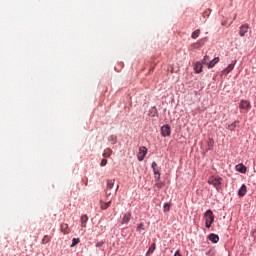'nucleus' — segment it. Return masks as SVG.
Instances as JSON below:
<instances>
[{
    "label": "nucleus",
    "instance_id": "nucleus-15",
    "mask_svg": "<svg viewBox=\"0 0 256 256\" xmlns=\"http://www.w3.org/2000/svg\"><path fill=\"white\" fill-rule=\"evenodd\" d=\"M236 171L239 173H247V167L243 164L236 165Z\"/></svg>",
    "mask_w": 256,
    "mask_h": 256
},
{
    "label": "nucleus",
    "instance_id": "nucleus-29",
    "mask_svg": "<svg viewBox=\"0 0 256 256\" xmlns=\"http://www.w3.org/2000/svg\"><path fill=\"white\" fill-rule=\"evenodd\" d=\"M251 237H253L254 241H256V230L255 229L251 230Z\"/></svg>",
    "mask_w": 256,
    "mask_h": 256
},
{
    "label": "nucleus",
    "instance_id": "nucleus-19",
    "mask_svg": "<svg viewBox=\"0 0 256 256\" xmlns=\"http://www.w3.org/2000/svg\"><path fill=\"white\" fill-rule=\"evenodd\" d=\"M201 35V29H197L194 32H192L191 37L192 39H197Z\"/></svg>",
    "mask_w": 256,
    "mask_h": 256
},
{
    "label": "nucleus",
    "instance_id": "nucleus-37",
    "mask_svg": "<svg viewBox=\"0 0 256 256\" xmlns=\"http://www.w3.org/2000/svg\"><path fill=\"white\" fill-rule=\"evenodd\" d=\"M206 13H211V10H208V11H206L203 15H204V17H205V14Z\"/></svg>",
    "mask_w": 256,
    "mask_h": 256
},
{
    "label": "nucleus",
    "instance_id": "nucleus-2",
    "mask_svg": "<svg viewBox=\"0 0 256 256\" xmlns=\"http://www.w3.org/2000/svg\"><path fill=\"white\" fill-rule=\"evenodd\" d=\"M204 218L206 221V228L211 229V225H213V222L215 221V216L213 215V211L207 210L204 214Z\"/></svg>",
    "mask_w": 256,
    "mask_h": 256
},
{
    "label": "nucleus",
    "instance_id": "nucleus-12",
    "mask_svg": "<svg viewBox=\"0 0 256 256\" xmlns=\"http://www.w3.org/2000/svg\"><path fill=\"white\" fill-rule=\"evenodd\" d=\"M208 239L211 241V243H219V236L217 234H210Z\"/></svg>",
    "mask_w": 256,
    "mask_h": 256
},
{
    "label": "nucleus",
    "instance_id": "nucleus-34",
    "mask_svg": "<svg viewBox=\"0 0 256 256\" xmlns=\"http://www.w3.org/2000/svg\"><path fill=\"white\" fill-rule=\"evenodd\" d=\"M156 187H157L158 189H161V188L163 187V183H156Z\"/></svg>",
    "mask_w": 256,
    "mask_h": 256
},
{
    "label": "nucleus",
    "instance_id": "nucleus-18",
    "mask_svg": "<svg viewBox=\"0 0 256 256\" xmlns=\"http://www.w3.org/2000/svg\"><path fill=\"white\" fill-rule=\"evenodd\" d=\"M52 237L49 236V235H45L43 238H42V245H47V243H49L51 241Z\"/></svg>",
    "mask_w": 256,
    "mask_h": 256
},
{
    "label": "nucleus",
    "instance_id": "nucleus-26",
    "mask_svg": "<svg viewBox=\"0 0 256 256\" xmlns=\"http://www.w3.org/2000/svg\"><path fill=\"white\" fill-rule=\"evenodd\" d=\"M108 141H110V143H111L112 145H115V143H117V136H115V135L110 136V137L108 138Z\"/></svg>",
    "mask_w": 256,
    "mask_h": 256
},
{
    "label": "nucleus",
    "instance_id": "nucleus-36",
    "mask_svg": "<svg viewBox=\"0 0 256 256\" xmlns=\"http://www.w3.org/2000/svg\"><path fill=\"white\" fill-rule=\"evenodd\" d=\"M237 121H235L234 123L231 124V127H237Z\"/></svg>",
    "mask_w": 256,
    "mask_h": 256
},
{
    "label": "nucleus",
    "instance_id": "nucleus-30",
    "mask_svg": "<svg viewBox=\"0 0 256 256\" xmlns=\"http://www.w3.org/2000/svg\"><path fill=\"white\" fill-rule=\"evenodd\" d=\"M105 165H107V159L106 158L102 159V161L100 163L101 167H105Z\"/></svg>",
    "mask_w": 256,
    "mask_h": 256
},
{
    "label": "nucleus",
    "instance_id": "nucleus-16",
    "mask_svg": "<svg viewBox=\"0 0 256 256\" xmlns=\"http://www.w3.org/2000/svg\"><path fill=\"white\" fill-rule=\"evenodd\" d=\"M60 229H61L62 233H64V235H69V233L71 232V230H69L68 224H62Z\"/></svg>",
    "mask_w": 256,
    "mask_h": 256
},
{
    "label": "nucleus",
    "instance_id": "nucleus-28",
    "mask_svg": "<svg viewBox=\"0 0 256 256\" xmlns=\"http://www.w3.org/2000/svg\"><path fill=\"white\" fill-rule=\"evenodd\" d=\"M136 231H145V225L143 223H140L137 228H136Z\"/></svg>",
    "mask_w": 256,
    "mask_h": 256
},
{
    "label": "nucleus",
    "instance_id": "nucleus-4",
    "mask_svg": "<svg viewBox=\"0 0 256 256\" xmlns=\"http://www.w3.org/2000/svg\"><path fill=\"white\" fill-rule=\"evenodd\" d=\"M239 109L249 111V109H251V102H249L248 100H241L239 104Z\"/></svg>",
    "mask_w": 256,
    "mask_h": 256
},
{
    "label": "nucleus",
    "instance_id": "nucleus-24",
    "mask_svg": "<svg viewBox=\"0 0 256 256\" xmlns=\"http://www.w3.org/2000/svg\"><path fill=\"white\" fill-rule=\"evenodd\" d=\"M112 153H113V151L111 149L107 148L104 150L103 157H111Z\"/></svg>",
    "mask_w": 256,
    "mask_h": 256
},
{
    "label": "nucleus",
    "instance_id": "nucleus-5",
    "mask_svg": "<svg viewBox=\"0 0 256 256\" xmlns=\"http://www.w3.org/2000/svg\"><path fill=\"white\" fill-rule=\"evenodd\" d=\"M161 135L162 137H169V135H171V126L169 125L162 126Z\"/></svg>",
    "mask_w": 256,
    "mask_h": 256
},
{
    "label": "nucleus",
    "instance_id": "nucleus-35",
    "mask_svg": "<svg viewBox=\"0 0 256 256\" xmlns=\"http://www.w3.org/2000/svg\"><path fill=\"white\" fill-rule=\"evenodd\" d=\"M174 256H182L181 253L179 252V250H177L174 254Z\"/></svg>",
    "mask_w": 256,
    "mask_h": 256
},
{
    "label": "nucleus",
    "instance_id": "nucleus-14",
    "mask_svg": "<svg viewBox=\"0 0 256 256\" xmlns=\"http://www.w3.org/2000/svg\"><path fill=\"white\" fill-rule=\"evenodd\" d=\"M194 71L195 73H201V71H203V64H201V62H196L194 65Z\"/></svg>",
    "mask_w": 256,
    "mask_h": 256
},
{
    "label": "nucleus",
    "instance_id": "nucleus-33",
    "mask_svg": "<svg viewBox=\"0 0 256 256\" xmlns=\"http://www.w3.org/2000/svg\"><path fill=\"white\" fill-rule=\"evenodd\" d=\"M155 179H157V181H159V179H161V174L158 172V174H155Z\"/></svg>",
    "mask_w": 256,
    "mask_h": 256
},
{
    "label": "nucleus",
    "instance_id": "nucleus-20",
    "mask_svg": "<svg viewBox=\"0 0 256 256\" xmlns=\"http://www.w3.org/2000/svg\"><path fill=\"white\" fill-rule=\"evenodd\" d=\"M115 185V180L114 179H110V180H108L107 181V187H106V189H113V186Z\"/></svg>",
    "mask_w": 256,
    "mask_h": 256
},
{
    "label": "nucleus",
    "instance_id": "nucleus-9",
    "mask_svg": "<svg viewBox=\"0 0 256 256\" xmlns=\"http://www.w3.org/2000/svg\"><path fill=\"white\" fill-rule=\"evenodd\" d=\"M80 221H81V227L85 229V227H87V222L89 221V217L84 214L81 216Z\"/></svg>",
    "mask_w": 256,
    "mask_h": 256
},
{
    "label": "nucleus",
    "instance_id": "nucleus-27",
    "mask_svg": "<svg viewBox=\"0 0 256 256\" xmlns=\"http://www.w3.org/2000/svg\"><path fill=\"white\" fill-rule=\"evenodd\" d=\"M209 59H210L209 55H205L202 60V64L208 66V63L210 62Z\"/></svg>",
    "mask_w": 256,
    "mask_h": 256
},
{
    "label": "nucleus",
    "instance_id": "nucleus-38",
    "mask_svg": "<svg viewBox=\"0 0 256 256\" xmlns=\"http://www.w3.org/2000/svg\"><path fill=\"white\" fill-rule=\"evenodd\" d=\"M208 145H209V149H211V147L213 146L211 142Z\"/></svg>",
    "mask_w": 256,
    "mask_h": 256
},
{
    "label": "nucleus",
    "instance_id": "nucleus-7",
    "mask_svg": "<svg viewBox=\"0 0 256 256\" xmlns=\"http://www.w3.org/2000/svg\"><path fill=\"white\" fill-rule=\"evenodd\" d=\"M247 31H249V24H244L240 26L239 28L240 37H245V33H247Z\"/></svg>",
    "mask_w": 256,
    "mask_h": 256
},
{
    "label": "nucleus",
    "instance_id": "nucleus-6",
    "mask_svg": "<svg viewBox=\"0 0 256 256\" xmlns=\"http://www.w3.org/2000/svg\"><path fill=\"white\" fill-rule=\"evenodd\" d=\"M235 63H237L236 60H235L233 63L229 64V65L227 66V68H225V69L222 71L223 75H229V73H230L231 71H233V69H235Z\"/></svg>",
    "mask_w": 256,
    "mask_h": 256
},
{
    "label": "nucleus",
    "instance_id": "nucleus-8",
    "mask_svg": "<svg viewBox=\"0 0 256 256\" xmlns=\"http://www.w3.org/2000/svg\"><path fill=\"white\" fill-rule=\"evenodd\" d=\"M131 221V212H127L123 215L122 224L127 225Z\"/></svg>",
    "mask_w": 256,
    "mask_h": 256
},
{
    "label": "nucleus",
    "instance_id": "nucleus-32",
    "mask_svg": "<svg viewBox=\"0 0 256 256\" xmlns=\"http://www.w3.org/2000/svg\"><path fill=\"white\" fill-rule=\"evenodd\" d=\"M103 245H105V242H103V241L96 243V247H103Z\"/></svg>",
    "mask_w": 256,
    "mask_h": 256
},
{
    "label": "nucleus",
    "instance_id": "nucleus-11",
    "mask_svg": "<svg viewBox=\"0 0 256 256\" xmlns=\"http://www.w3.org/2000/svg\"><path fill=\"white\" fill-rule=\"evenodd\" d=\"M109 207H111V201L109 202L100 201V209H102V211L109 209Z\"/></svg>",
    "mask_w": 256,
    "mask_h": 256
},
{
    "label": "nucleus",
    "instance_id": "nucleus-13",
    "mask_svg": "<svg viewBox=\"0 0 256 256\" xmlns=\"http://www.w3.org/2000/svg\"><path fill=\"white\" fill-rule=\"evenodd\" d=\"M219 57H215L213 60H211L209 63H208V69H213V67H215V65L217 63H219Z\"/></svg>",
    "mask_w": 256,
    "mask_h": 256
},
{
    "label": "nucleus",
    "instance_id": "nucleus-21",
    "mask_svg": "<svg viewBox=\"0 0 256 256\" xmlns=\"http://www.w3.org/2000/svg\"><path fill=\"white\" fill-rule=\"evenodd\" d=\"M155 249H156V245H155V243H153V244L149 247V249H148V251H147V253H146V256L152 255V253L155 251Z\"/></svg>",
    "mask_w": 256,
    "mask_h": 256
},
{
    "label": "nucleus",
    "instance_id": "nucleus-39",
    "mask_svg": "<svg viewBox=\"0 0 256 256\" xmlns=\"http://www.w3.org/2000/svg\"><path fill=\"white\" fill-rule=\"evenodd\" d=\"M117 189H119V186H116V190H115V193H117Z\"/></svg>",
    "mask_w": 256,
    "mask_h": 256
},
{
    "label": "nucleus",
    "instance_id": "nucleus-1",
    "mask_svg": "<svg viewBox=\"0 0 256 256\" xmlns=\"http://www.w3.org/2000/svg\"><path fill=\"white\" fill-rule=\"evenodd\" d=\"M208 184L213 185L217 191H221V185L223 184V178L219 176H212L208 179Z\"/></svg>",
    "mask_w": 256,
    "mask_h": 256
},
{
    "label": "nucleus",
    "instance_id": "nucleus-31",
    "mask_svg": "<svg viewBox=\"0 0 256 256\" xmlns=\"http://www.w3.org/2000/svg\"><path fill=\"white\" fill-rule=\"evenodd\" d=\"M112 192L111 189H106V197H111Z\"/></svg>",
    "mask_w": 256,
    "mask_h": 256
},
{
    "label": "nucleus",
    "instance_id": "nucleus-25",
    "mask_svg": "<svg viewBox=\"0 0 256 256\" xmlns=\"http://www.w3.org/2000/svg\"><path fill=\"white\" fill-rule=\"evenodd\" d=\"M163 211L164 213H169V211H171V204L165 203L163 207Z\"/></svg>",
    "mask_w": 256,
    "mask_h": 256
},
{
    "label": "nucleus",
    "instance_id": "nucleus-10",
    "mask_svg": "<svg viewBox=\"0 0 256 256\" xmlns=\"http://www.w3.org/2000/svg\"><path fill=\"white\" fill-rule=\"evenodd\" d=\"M246 193H247V186L245 184H243L238 191V195H239V197H245Z\"/></svg>",
    "mask_w": 256,
    "mask_h": 256
},
{
    "label": "nucleus",
    "instance_id": "nucleus-3",
    "mask_svg": "<svg viewBox=\"0 0 256 256\" xmlns=\"http://www.w3.org/2000/svg\"><path fill=\"white\" fill-rule=\"evenodd\" d=\"M146 155H147V147L141 146L139 148V153H138V156H137L138 161H143V159H145Z\"/></svg>",
    "mask_w": 256,
    "mask_h": 256
},
{
    "label": "nucleus",
    "instance_id": "nucleus-23",
    "mask_svg": "<svg viewBox=\"0 0 256 256\" xmlns=\"http://www.w3.org/2000/svg\"><path fill=\"white\" fill-rule=\"evenodd\" d=\"M79 243H81V239L73 238L72 239V244L70 245V247H75L76 245H79Z\"/></svg>",
    "mask_w": 256,
    "mask_h": 256
},
{
    "label": "nucleus",
    "instance_id": "nucleus-22",
    "mask_svg": "<svg viewBox=\"0 0 256 256\" xmlns=\"http://www.w3.org/2000/svg\"><path fill=\"white\" fill-rule=\"evenodd\" d=\"M152 169H153L154 175L159 174V168L157 167V162H152Z\"/></svg>",
    "mask_w": 256,
    "mask_h": 256
},
{
    "label": "nucleus",
    "instance_id": "nucleus-17",
    "mask_svg": "<svg viewBox=\"0 0 256 256\" xmlns=\"http://www.w3.org/2000/svg\"><path fill=\"white\" fill-rule=\"evenodd\" d=\"M203 45H205V38L198 40V43H194L192 47H194V49H199V47H203Z\"/></svg>",
    "mask_w": 256,
    "mask_h": 256
}]
</instances>
